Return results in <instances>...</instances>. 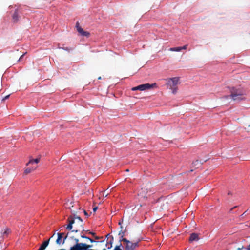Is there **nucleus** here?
<instances>
[{"mask_svg": "<svg viewBox=\"0 0 250 250\" xmlns=\"http://www.w3.org/2000/svg\"><path fill=\"white\" fill-rule=\"evenodd\" d=\"M67 221L68 222V224L66 227V229L70 230L72 229L73 226L72 225H74V228L76 229H73L72 230V232H77L80 230L81 229H83V228H77L78 226V224H77V221H75L74 220V218L70 216L68 217L67 219Z\"/></svg>", "mask_w": 250, "mask_h": 250, "instance_id": "1", "label": "nucleus"}, {"mask_svg": "<svg viewBox=\"0 0 250 250\" xmlns=\"http://www.w3.org/2000/svg\"><path fill=\"white\" fill-rule=\"evenodd\" d=\"M230 92L231 97L242 96L245 94V92L242 89L240 88H236L234 87H232L231 88Z\"/></svg>", "mask_w": 250, "mask_h": 250, "instance_id": "2", "label": "nucleus"}, {"mask_svg": "<svg viewBox=\"0 0 250 250\" xmlns=\"http://www.w3.org/2000/svg\"><path fill=\"white\" fill-rule=\"evenodd\" d=\"M21 13L18 8L15 9L14 13L12 15V21L14 23L18 22L21 19Z\"/></svg>", "mask_w": 250, "mask_h": 250, "instance_id": "3", "label": "nucleus"}, {"mask_svg": "<svg viewBox=\"0 0 250 250\" xmlns=\"http://www.w3.org/2000/svg\"><path fill=\"white\" fill-rule=\"evenodd\" d=\"M139 86L140 91H144L146 89H150L151 88L157 87V84L156 83H153L152 84L146 83L145 84H140L139 85Z\"/></svg>", "mask_w": 250, "mask_h": 250, "instance_id": "4", "label": "nucleus"}, {"mask_svg": "<svg viewBox=\"0 0 250 250\" xmlns=\"http://www.w3.org/2000/svg\"><path fill=\"white\" fill-rule=\"evenodd\" d=\"M64 235V233H58V238L56 241V243L58 245L63 244L65 242V240L67 238V235H66L64 238H63V236Z\"/></svg>", "mask_w": 250, "mask_h": 250, "instance_id": "5", "label": "nucleus"}, {"mask_svg": "<svg viewBox=\"0 0 250 250\" xmlns=\"http://www.w3.org/2000/svg\"><path fill=\"white\" fill-rule=\"evenodd\" d=\"M179 81V77H173L167 80V84L170 86H175Z\"/></svg>", "mask_w": 250, "mask_h": 250, "instance_id": "6", "label": "nucleus"}, {"mask_svg": "<svg viewBox=\"0 0 250 250\" xmlns=\"http://www.w3.org/2000/svg\"><path fill=\"white\" fill-rule=\"evenodd\" d=\"M76 27L78 32L81 34V35L87 37L89 35V33L88 32L84 31L81 27L79 26L78 22H77Z\"/></svg>", "mask_w": 250, "mask_h": 250, "instance_id": "7", "label": "nucleus"}, {"mask_svg": "<svg viewBox=\"0 0 250 250\" xmlns=\"http://www.w3.org/2000/svg\"><path fill=\"white\" fill-rule=\"evenodd\" d=\"M187 48V45H185L183 46H178V47H171L170 48V50L171 51H175V52H180L182 50L186 49Z\"/></svg>", "mask_w": 250, "mask_h": 250, "instance_id": "8", "label": "nucleus"}, {"mask_svg": "<svg viewBox=\"0 0 250 250\" xmlns=\"http://www.w3.org/2000/svg\"><path fill=\"white\" fill-rule=\"evenodd\" d=\"M40 161V157L37 158L36 159H31L30 158V160L29 162L26 164V165L27 166L29 165L30 164H38Z\"/></svg>", "mask_w": 250, "mask_h": 250, "instance_id": "9", "label": "nucleus"}, {"mask_svg": "<svg viewBox=\"0 0 250 250\" xmlns=\"http://www.w3.org/2000/svg\"><path fill=\"white\" fill-rule=\"evenodd\" d=\"M199 240L198 235L195 233L191 234L189 240L190 241H197Z\"/></svg>", "mask_w": 250, "mask_h": 250, "instance_id": "10", "label": "nucleus"}, {"mask_svg": "<svg viewBox=\"0 0 250 250\" xmlns=\"http://www.w3.org/2000/svg\"><path fill=\"white\" fill-rule=\"evenodd\" d=\"M74 218L78 220L77 224H78L79 225L77 228H83V222L82 218L79 216H76L75 215H74Z\"/></svg>", "mask_w": 250, "mask_h": 250, "instance_id": "11", "label": "nucleus"}, {"mask_svg": "<svg viewBox=\"0 0 250 250\" xmlns=\"http://www.w3.org/2000/svg\"><path fill=\"white\" fill-rule=\"evenodd\" d=\"M37 167V166L36 167H33L31 168L29 167V168H26L25 170H24V173L26 175L30 173V172H31L32 171H34Z\"/></svg>", "mask_w": 250, "mask_h": 250, "instance_id": "12", "label": "nucleus"}, {"mask_svg": "<svg viewBox=\"0 0 250 250\" xmlns=\"http://www.w3.org/2000/svg\"><path fill=\"white\" fill-rule=\"evenodd\" d=\"M114 241V237H112L111 239H110L106 243V246L108 249H111L112 247V244Z\"/></svg>", "mask_w": 250, "mask_h": 250, "instance_id": "13", "label": "nucleus"}, {"mask_svg": "<svg viewBox=\"0 0 250 250\" xmlns=\"http://www.w3.org/2000/svg\"><path fill=\"white\" fill-rule=\"evenodd\" d=\"M232 99L234 101H240L245 99L244 96H237V97H231Z\"/></svg>", "mask_w": 250, "mask_h": 250, "instance_id": "14", "label": "nucleus"}, {"mask_svg": "<svg viewBox=\"0 0 250 250\" xmlns=\"http://www.w3.org/2000/svg\"><path fill=\"white\" fill-rule=\"evenodd\" d=\"M49 243V239L48 240L45 241L40 246L41 248L45 250L46 247L48 245Z\"/></svg>", "mask_w": 250, "mask_h": 250, "instance_id": "15", "label": "nucleus"}, {"mask_svg": "<svg viewBox=\"0 0 250 250\" xmlns=\"http://www.w3.org/2000/svg\"><path fill=\"white\" fill-rule=\"evenodd\" d=\"M81 237L82 238H84V239H86V240H87L89 241H90V242H91V243H92V242H95V241H94V240H93V239H91V238H89V237H87V236H84V235H81Z\"/></svg>", "mask_w": 250, "mask_h": 250, "instance_id": "16", "label": "nucleus"}, {"mask_svg": "<svg viewBox=\"0 0 250 250\" xmlns=\"http://www.w3.org/2000/svg\"><path fill=\"white\" fill-rule=\"evenodd\" d=\"M59 48L60 49H62L64 50H65V51H67L68 52H70V51L72 50V49L70 48H69V47H60Z\"/></svg>", "mask_w": 250, "mask_h": 250, "instance_id": "17", "label": "nucleus"}, {"mask_svg": "<svg viewBox=\"0 0 250 250\" xmlns=\"http://www.w3.org/2000/svg\"><path fill=\"white\" fill-rule=\"evenodd\" d=\"M125 231L121 230L119 232L118 235L119 236H125Z\"/></svg>", "mask_w": 250, "mask_h": 250, "instance_id": "18", "label": "nucleus"}, {"mask_svg": "<svg viewBox=\"0 0 250 250\" xmlns=\"http://www.w3.org/2000/svg\"><path fill=\"white\" fill-rule=\"evenodd\" d=\"M200 163V162L198 161V160H196L195 161H194L193 163H192V165L194 166H196L197 165H198Z\"/></svg>", "mask_w": 250, "mask_h": 250, "instance_id": "19", "label": "nucleus"}, {"mask_svg": "<svg viewBox=\"0 0 250 250\" xmlns=\"http://www.w3.org/2000/svg\"><path fill=\"white\" fill-rule=\"evenodd\" d=\"M125 239H127L126 238H124V236H120V239H119V242H120V244L121 243V242H123V243L124 244V240Z\"/></svg>", "mask_w": 250, "mask_h": 250, "instance_id": "20", "label": "nucleus"}, {"mask_svg": "<svg viewBox=\"0 0 250 250\" xmlns=\"http://www.w3.org/2000/svg\"><path fill=\"white\" fill-rule=\"evenodd\" d=\"M26 53H27V52H25V53H23V54H22V55L20 56V58L19 59V60H18V62L21 61L22 60L24 56L25 55V54Z\"/></svg>", "mask_w": 250, "mask_h": 250, "instance_id": "21", "label": "nucleus"}, {"mask_svg": "<svg viewBox=\"0 0 250 250\" xmlns=\"http://www.w3.org/2000/svg\"><path fill=\"white\" fill-rule=\"evenodd\" d=\"M139 86L138 85L137 86H135V87H133L131 88V90L133 91H136V90H139Z\"/></svg>", "mask_w": 250, "mask_h": 250, "instance_id": "22", "label": "nucleus"}, {"mask_svg": "<svg viewBox=\"0 0 250 250\" xmlns=\"http://www.w3.org/2000/svg\"><path fill=\"white\" fill-rule=\"evenodd\" d=\"M10 232V229H6L3 232V235L8 234Z\"/></svg>", "mask_w": 250, "mask_h": 250, "instance_id": "23", "label": "nucleus"}, {"mask_svg": "<svg viewBox=\"0 0 250 250\" xmlns=\"http://www.w3.org/2000/svg\"><path fill=\"white\" fill-rule=\"evenodd\" d=\"M112 237H113V236L112 235H111L110 233L107 234L106 236V238H107V240L111 239Z\"/></svg>", "mask_w": 250, "mask_h": 250, "instance_id": "24", "label": "nucleus"}, {"mask_svg": "<svg viewBox=\"0 0 250 250\" xmlns=\"http://www.w3.org/2000/svg\"><path fill=\"white\" fill-rule=\"evenodd\" d=\"M177 91V88L176 87L173 88L172 90L173 94H175Z\"/></svg>", "mask_w": 250, "mask_h": 250, "instance_id": "25", "label": "nucleus"}, {"mask_svg": "<svg viewBox=\"0 0 250 250\" xmlns=\"http://www.w3.org/2000/svg\"><path fill=\"white\" fill-rule=\"evenodd\" d=\"M9 97H10V95H7L5 96L3 98L2 101H4V100L8 99L9 98Z\"/></svg>", "mask_w": 250, "mask_h": 250, "instance_id": "26", "label": "nucleus"}, {"mask_svg": "<svg viewBox=\"0 0 250 250\" xmlns=\"http://www.w3.org/2000/svg\"><path fill=\"white\" fill-rule=\"evenodd\" d=\"M83 213L85 216H88V214L87 212L86 211V210H83Z\"/></svg>", "mask_w": 250, "mask_h": 250, "instance_id": "27", "label": "nucleus"}, {"mask_svg": "<svg viewBox=\"0 0 250 250\" xmlns=\"http://www.w3.org/2000/svg\"><path fill=\"white\" fill-rule=\"evenodd\" d=\"M97 209H98V207H95L93 208V210L94 212H95L97 210Z\"/></svg>", "mask_w": 250, "mask_h": 250, "instance_id": "28", "label": "nucleus"}, {"mask_svg": "<svg viewBox=\"0 0 250 250\" xmlns=\"http://www.w3.org/2000/svg\"><path fill=\"white\" fill-rule=\"evenodd\" d=\"M247 211H248V210H246V211H245V212L243 213V214H242V215H241V216H243V215H247V214H246V213H247Z\"/></svg>", "mask_w": 250, "mask_h": 250, "instance_id": "29", "label": "nucleus"}, {"mask_svg": "<svg viewBox=\"0 0 250 250\" xmlns=\"http://www.w3.org/2000/svg\"><path fill=\"white\" fill-rule=\"evenodd\" d=\"M247 129L248 130V131H250V125H248Z\"/></svg>", "mask_w": 250, "mask_h": 250, "instance_id": "30", "label": "nucleus"}, {"mask_svg": "<svg viewBox=\"0 0 250 250\" xmlns=\"http://www.w3.org/2000/svg\"><path fill=\"white\" fill-rule=\"evenodd\" d=\"M108 195V193L104 194V193L103 194V196H104L105 197H106Z\"/></svg>", "mask_w": 250, "mask_h": 250, "instance_id": "31", "label": "nucleus"}, {"mask_svg": "<svg viewBox=\"0 0 250 250\" xmlns=\"http://www.w3.org/2000/svg\"><path fill=\"white\" fill-rule=\"evenodd\" d=\"M236 207H237V206H235V207H233V208H231L230 209V211H232L234 208H236Z\"/></svg>", "mask_w": 250, "mask_h": 250, "instance_id": "32", "label": "nucleus"}, {"mask_svg": "<svg viewBox=\"0 0 250 250\" xmlns=\"http://www.w3.org/2000/svg\"><path fill=\"white\" fill-rule=\"evenodd\" d=\"M146 189L145 188H142L141 189V190H142V191H145Z\"/></svg>", "mask_w": 250, "mask_h": 250, "instance_id": "33", "label": "nucleus"}, {"mask_svg": "<svg viewBox=\"0 0 250 250\" xmlns=\"http://www.w3.org/2000/svg\"><path fill=\"white\" fill-rule=\"evenodd\" d=\"M89 233H90V234H92V235H95V233H94V232H89Z\"/></svg>", "mask_w": 250, "mask_h": 250, "instance_id": "34", "label": "nucleus"}, {"mask_svg": "<svg viewBox=\"0 0 250 250\" xmlns=\"http://www.w3.org/2000/svg\"><path fill=\"white\" fill-rule=\"evenodd\" d=\"M247 249L250 250V244L248 246Z\"/></svg>", "mask_w": 250, "mask_h": 250, "instance_id": "35", "label": "nucleus"}, {"mask_svg": "<svg viewBox=\"0 0 250 250\" xmlns=\"http://www.w3.org/2000/svg\"><path fill=\"white\" fill-rule=\"evenodd\" d=\"M118 224H119V225H120V226H121V228H122V225H121V222H119Z\"/></svg>", "mask_w": 250, "mask_h": 250, "instance_id": "36", "label": "nucleus"}, {"mask_svg": "<svg viewBox=\"0 0 250 250\" xmlns=\"http://www.w3.org/2000/svg\"><path fill=\"white\" fill-rule=\"evenodd\" d=\"M38 250H44L42 248L40 247L39 249H38Z\"/></svg>", "mask_w": 250, "mask_h": 250, "instance_id": "37", "label": "nucleus"}, {"mask_svg": "<svg viewBox=\"0 0 250 250\" xmlns=\"http://www.w3.org/2000/svg\"><path fill=\"white\" fill-rule=\"evenodd\" d=\"M237 250H241V248H239L237 249Z\"/></svg>", "mask_w": 250, "mask_h": 250, "instance_id": "38", "label": "nucleus"}, {"mask_svg": "<svg viewBox=\"0 0 250 250\" xmlns=\"http://www.w3.org/2000/svg\"><path fill=\"white\" fill-rule=\"evenodd\" d=\"M9 8L11 9V8H13V7L12 6H9Z\"/></svg>", "mask_w": 250, "mask_h": 250, "instance_id": "39", "label": "nucleus"}, {"mask_svg": "<svg viewBox=\"0 0 250 250\" xmlns=\"http://www.w3.org/2000/svg\"><path fill=\"white\" fill-rule=\"evenodd\" d=\"M98 79V80H101V77H99Z\"/></svg>", "mask_w": 250, "mask_h": 250, "instance_id": "40", "label": "nucleus"}, {"mask_svg": "<svg viewBox=\"0 0 250 250\" xmlns=\"http://www.w3.org/2000/svg\"><path fill=\"white\" fill-rule=\"evenodd\" d=\"M55 233L53 234V235L52 236H51V238L53 237L54 236V235H55Z\"/></svg>", "mask_w": 250, "mask_h": 250, "instance_id": "41", "label": "nucleus"}, {"mask_svg": "<svg viewBox=\"0 0 250 250\" xmlns=\"http://www.w3.org/2000/svg\"><path fill=\"white\" fill-rule=\"evenodd\" d=\"M230 194H231V193L230 192H228V195H230Z\"/></svg>", "mask_w": 250, "mask_h": 250, "instance_id": "42", "label": "nucleus"}, {"mask_svg": "<svg viewBox=\"0 0 250 250\" xmlns=\"http://www.w3.org/2000/svg\"><path fill=\"white\" fill-rule=\"evenodd\" d=\"M126 171H129V170H128V169H126Z\"/></svg>", "mask_w": 250, "mask_h": 250, "instance_id": "43", "label": "nucleus"}, {"mask_svg": "<svg viewBox=\"0 0 250 250\" xmlns=\"http://www.w3.org/2000/svg\"><path fill=\"white\" fill-rule=\"evenodd\" d=\"M164 141H167V140H164Z\"/></svg>", "mask_w": 250, "mask_h": 250, "instance_id": "44", "label": "nucleus"}]
</instances>
